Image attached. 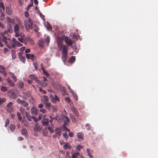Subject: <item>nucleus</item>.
Wrapping results in <instances>:
<instances>
[{"label": "nucleus", "instance_id": "c85d7f7f", "mask_svg": "<svg viewBox=\"0 0 158 158\" xmlns=\"http://www.w3.org/2000/svg\"><path fill=\"white\" fill-rule=\"evenodd\" d=\"M72 111L73 112L74 114L77 117L79 116L78 113L77 109L75 108H73L72 110Z\"/></svg>", "mask_w": 158, "mask_h": 158}, {"label": "nucleus", "instance_id": "f257e3e1", "mask_svg": "<svg viewBox=\"0 0 158 158\" xmlns=\"http://www.w3.org/2000/svg\"><path fill=\"white\" fill-rule=\"evenodd\" d=\"M59 49L62 51V59L64 63H65L68 58V46L66 45L60 46Z\"/></svg>", "mask_w": 158, "mask_h": 158}, {"label": "nucleus", "instance_id": "c03bdc74", "mask_svg": "<svg viewBox=\"0 0 158 158\" xmlns=\"http://www.w3.org/2000/svg\"><path fill=\"white\" fill-rule=\"evenodd\" d=\"M48 131H50V132L51 133H53L54 132V131L52 129V128L50 126H48Z\"/></svg>", "mask_w": 158, "mask_h": 158}, {"label": "nucleus", "instance_id": "e433bc0d", "mask_svg": "<svg viewBox=\"0 0 158 158\" xmlns=\"http://www.w3.org/2000/svg\"><path fill=\"white\" fill-rule=\"evenodd\" d=\"M11 97L12 98H17V95L14 92H12L11 93Z\"/></svg>", "mask_w": 158, "mask_h": 158}, {"label": "nucleus", "instance_id": "e2e57ef3", "mask_svg": "<svg viewBox=\"0 0 158 158\" xmlns=\"http://www.w3.org/2000/svg\"><path fill=\"white\" fill-rule=\"evenodd\" d=\"M72 48H73V49L76 50L77 49L76 46L74 44H73V43L70 45V46Z\"/></svg>", "mask_w": 158, "mask_h": 158}, {"label": "nucleus", "instance_id": "412c9836", "mask_svg": "<svg viewBox=\"0 0 158 158\" xmlns=\"http://www.w3.org/2000/svg\"><path fill=\"white\" fill-rule=\"evenodd\" d=\"M7 81L10 86L12 87L15 85L14 83L10 78H7Z\"/></svg>", "mask_w": 158, "mask_h": 158}, {"label": "nucleus", "instance_id": "dca6fc26", "mask_svg": "<svg viewBox=\"0 0 158 158\" xmlns=\"http://www.w3.org/2000/svg\"><path fill=\"white\" fill-rule=\"evenodd\" d=\"M36 83L43 87H45L48 85L47 83L44 82L42 81H40L39 80H38Z\"/></svg>", "mask_w": 158, "mask_h": 158}, {"label": "nucleus", "instance_id": "8fccbe9b", "mask_svg": "<svg viewBox=\"0 0 158 158\" xmlns=\"http://www.w3.org/2000/svg\"><path fill=\"white\" fill-rule=\"evenodd\" d=\"M0 70H1L2 71H5L6 70V69L3 65H0Z\"/></svg>", "mask_w": 158, "mask_h": 158}, {"label": "nucleus", "instance_id": "5fc2aeb1", "mask_svg": "<svg viewBox=\"0 0 158 158\" xmlns=\"http://www.w3.org/2000/svg\"><path fill=\"white\" fill-rule=\"evenodd\" d=\"M73 95L76 101H77L78 99L77 95L76 94H73Z\"/></svg>", "mask_w": 158, "mask_h": 158}, {"label": "nucleus", "instance_id": "13d9d810", "mask_svg": "<svg viewBox=\"0 0 158 158\" xmlns=\"http://www.w3.org/2000/svg\"><path fill=\"white\" fill-rule=\"evenodd\" d=\"M70 117L73 123H74L75 122H76V119L74 116H73V115H72Z\"/></svg>", "mask_w": 158, "mask_h": 158}, {"label": "nucleus", "instance_id": "4d7b16f0", "mask_svg": "<svg viewBox=\"0 0 158 158\" xmlns=\"http://www.w3.org/2000/svg\"><path fill=\"white\" fill-rule=\"evenodd\" d=\"M43 97L44 99L45 100V101H46V102L48 101L49 98L48 96L46 95H44L43 96Z\"/></svg>", "mask_w": 158, "mask_h": 158}, {"label": "nucleus", "instance_id": "3c124183", "mask_svg": "<svg viewBox=\"0 0 158 158\" xmlns=\"http://www.w3.org/2000/svg\"><path fill=\"white\" fill-rule=\"evenodd\" d=\"M20 111L21 113H24L25 112V110L23 107H20Z\"/></svg>", "mask_w": 158, "mask_h": 158}, {"label": "nucleus", "instance_id": "ddd939ff", "mask_svg": "<svg viewBox=\"0 0 158 158\" xmlns=\"http://www.w3.org/2000/svg\"><path fill=\"white\" fill-rule=\"evenodd\" d=\"M31 95V93L30 91H27L26 93H23V98L27 100L28 98Z\"/></svg>", "mask_w": 158, "mask_h": 158}, {"label": "nucleus", "instance_id": "72a5a7b5", "mask_svg": "<svg viewBox=\"0 0 158 158\" xmlns=\"http://www.w3.org/2000/svg\"><path fill=\"white\" fill-rule=\"evenodd\" d=\"M34 31L35 32H36L39 30L38 27L36 24H34L33 26Z\"/></svg>", "mask_w": 158, "mask_h": 158}, {"label": "nucleus", "instance_id": "a878e982", "mask_svg": "<svg viewBox=\"0 0 158 158\" xmlns=\"http://www.w3.org/2000/svg\"><path fill=\"white\" fill-rule=\"evenodd\" d=\"M13 40L15 42V45H16L17 46L19 47H21L23 45V44L16 40V39L15 38H13Z\"/></svg>", "mask_w": 158, "mask_h": 158}, {"label": "nucleus", "instance_id": "2f4dec72", "mask_svg": "<svg viewBox=\"0 0 158 158\" xmlns=\"http://www.w3.org/2000/svg\"><path fill=\"white\" fill-rule=\"evenodd\" d=\"M80 154L79 152H75L73 153L72 155V158H76L78 156H79Z\"/></svg>", "mask_w": 158, "mask_h": 158}, {"label": "nucleus", "instance_id": "7ed1b4c3", "mask_svg": "<svg viewBox=\"0 0 158 158\" xmlns=\"http://www.w3.org/2000/svg\"><path fill=\"white\" fill-rule=\"evenodd\" d=\"M10 32V30H8L7 31H5L4 33L1 34V35L2 37V41L5 43L7 44V42L9 40H10V36L7 34L8 32Z\"/></svg>", "mask_w": 158, "mask_h": 158}, {"label": "nucleus", "instance_id": "20e7f679", "mask_svg": "<svg viewBox=\"0 0 158 158\" xmlns=\"http://www.w3.org/2000/svg\"><path fill=\"white\" fill-rule=\"evenodd\" d=\"M15 42L13 40L11 41L10 39V40L7 42V44H6V47L9 49L14 48L15 47Z\"/></svg>", "mask_w": 158, "mask_h": 158}, {"label": "nucleus", "instance_id": "5701e85b", "mask_svg": "<svg viewBox=\"0 0 158 158\" xmlns=\"http://www.w3.org/2000/svg\"><path fill=\"white\" fill-rule=\"evenodd\" d=\"M29 78L33 80H35L36 81V82H37L38 80V79L34 75L32 74V75H29Z\"/></svg>", "mask_w": 158, "mask_h": 158}, {"label": "nucleus", "instance_id": "423d86ee", "mask_svg": "<svg viewBox=\"0 0 158 158\" xmlns=\"http://www.w3.org/2000/svg\"><path fill=\"white\" fill-rule=\"evenodd\" d=\"M13 103L12 102H9L6 106V110L9 112L11 113L13 111V108L12 107Z\"/></svg>", "mask_w": 158, "mask_h": 158}, {"label": "nucleus", "instance_id": "2eb2a0df", "mask_svg": "<svg viewBox=\"0 0 158 158\" xmlns=\"http://www.w3.org/2000/svg\"><path fill=\"white\" fill-rule=\"evenodd\" d=\"M71 148V146L69 143H65L63 147V149L65 150H67L68 149H70Z\"/></svg>", "mask_w": 158, "mask_h": 158}, {"label": "nucleus", "instance_id": "393cba45", "mask_svg": "<svg viewBox=\"0 0 158 158\" xmlns=\"http://www.w3.org/2000/svg\"><path fill=\"white\" fill-rule=\"evenodd\" d=\"M26 116L27 118V119L30 121H31L32 119V116H30L29 113L28 112H26Z\"/></svg>", "mask_w": 158, "mask_h": 158}, {"label": "nucleus", "instance_id": "6e6d98bb", "mask_svg": "<svg viewBox=\"0 0 158 158\" xmlns=\"http://www.w3.org/2000/svg\"><path fill=\"white\" fill-rule=\"evenodd\" d=\"M82 148L83 147L80 145H78L77 147V149L78 151H80Z\"/></svg>", "mask_w": 158, "mask_h": 158}, {"label": "nucleus", "instance_id": "f3484780", "mask_svg": "<svg viewBox=\"0 0 158 158\" xmlns=\"http://www.w3.org/2000/svg\"><path fill=\"white\" fill-rule=\"evenodd\" d=\"M5 10V7L2 2H0V13H2L3 11Z\"/></svg>", "mask_w": 158, "mask_h": 158}, {"label": "nucleus", "instance_id": "4468645a", "mask_svg": "<svg viewBox=\"0 0 158 158\" xmlns=\"http://www.w3.org/2000/svg\"><path fill=\"white\" fill-rule=\"evenodd\" d=\"M44 104L45 105V107L49 110H51L53 107L51 103L49 102H46L44 103Z\"/></svg>", "mask_w": 158, "mask_h": 158}, {"label": "nucleus", "instance_id": "6ab92c4d", "mask_svg": "<svg viewBox=\"0 0 158 158\" xmlns=\"http://www.w3.org/2000/svg\"><path fill=\"white\" fill-rule=\"evenodd\" d=\"M55 131L56 132L55 134L58 136V138H59L61 134V131L58 128H57L55 130Z\"/></svg>", "mask_w": 158, "mask_h": 158}, {"label": "nucleus", "instance_id": "de8ad7c7", "mask_svg": "<svg viewBox=\"0 0 158 158\" xmlns=\"http://www.w3.org/2000/svg\"><path fill=\"white\" fill-rule=\"evenodd\" d=\"M9 120L8 118H7L6 120V123L5 125V127H7L9 125Z\"/></svg>", "mask_w": 158, "mask_h": 158}, {"label": "nucleus", "instance_id": "473e14b6", "mask_svg": "<svg viewBox=\"0 0 158 158\" xmlns=\"http://www.w3.org/2000/svg\"><path fill=\"white\" fill-rule=\"evenodd\" d=\"M87 152L88 156L92 158L93 157L92 155L91 154L90 151L89 149L87 148Z\"/></svg>", "mask_w": 158, "mask_h": 158}, {"label": "nucleus", "instance_id": "0e129e2a", "mask_svg": "<svg viewBox=\"0 0 158 158\" xmlns=\"http://www.w3.org/2000/svg\"><path fill=\"white\" fill-rule=\"evenodd\" d=\"M69 135L70 137H73L74 136V133L72 132H69Z\"/></svg>", "mask_w": 158, "mask_h": 158}, {"label": "nucleus", "instance_id": "69168bd1", "mask_svg": "<svg viewBox=\"0 0 158 158\" xmlns=\"http://www.w3.org/2000/svg\"><path fill=\"white\" fill-rule=\"evenodd\" d=\"M35 127L38 130H40L41 129V128L40 126L38 124H36Z\"/></svg>", "mask_w": 158, "mask_h": 158}, {"label": "nucleus", "instance_id": "0eeeda50", "mask_svg": "<svg viewBox=\"0 0 158 158\" xmlns=\"http://www.w3.org/2000/svg\"><path fill=\"white\" fill-rule=\"evenodd\" d=\"M49 97L51 98L52 101L54 103L56 102L57 101H59V99L58 97L56 95H55L54 96L52 94H50L49 95Z\"/></svg>", "mask_w": 158, "mask_h": 158}, {"label": "nucleus", "instance_id": "1a4fd4ad", "mask_svg": "<svg viewBox=\"0 0 158 158\" xmlns=\"http://www.w3.org/2000/svg\"><path fill=\"white\" fill-rule=\"evenodd\" d=\"M65 37V36L64 35H62L61 37H59L57 40V43L58 46L60 47V46H62V42Z\"/></svg>", "mask_w": 158, "mask_h": 158}, {"label": "nucleus", "instance_id": "bb28decb", "mask_svg": "<svg viewBox=\"0 0 158 158\" xmlns=\"http://www.w3.org/2000/svg\"><path fill=\"white\" fill-rule=\"evenodd\" d=\"M10 130L11 132H13L15 128V126L14 124H11L9 126Z\"/></svg>", "mask_w": 158, "mask_h": 158}, {"label": "nucleus", "instance_id": "79ce46f5", "mask_svg": "<svg viewBox=\"0 0 158 158\" xmlns=\"http://www.w3.org/2000/svg\"><path fill=\"white\" fill-rule=\"evenodd\" d=\"M7 21L8 23H10L11 24L13 23L14 21L11 19L10 17H7Z\"/></svg>", "mask_w": 158, "mask_h": 158}, {"label": "nucleus", "instance_id": "9b49d317", "mask_svg": "<svg viewBox=\"0 0 158 158\" xmlns=\"http://www.w3.org/2000/svg\"><path fill=\"white\" fill-rule=\"evenodd\" d=\"M42 123L44 126L47 125L49 123V119L46 118L45 117H43Z\"/></svg>", "mask_w": 158, "mask_h": 158}, {"label": "nucleus", "instance_id": "c756f323", "mask_svg": "<svg viewBox=\"0 0 158 158\" xmlns=\"http://www.w3.org/2000/svg\"><path fill=\"white\" fill-rule=\"evenodd\" d=\"M63 119L64 121V122H66L67 123H69V118L65 115H63Z\"/></svg>", "mask_w": 158, "mask_h": 158}, {"label": "nucleus", "instance_id": "37998d69", "mask_svg": "<svg viewBox=\"0 0 158 158\" xmlns=\"http://www.w3.org/2000/svg\"><path fill=\"white\" fill-rule=\"evenodd\" d=\"M6 99L4 98H0V105L6 102Z\"/></svg>", "mask_w": 158, "mask_h": 158}, {"label": "nucleus", "instance_id": "49530a36", "mask_svg": "<svg viewBox=\"0 0 158 158\" xmlns=\"http://www.w3.org/2000/svg\"><path fill=\"white\" fill-rule=\"evenodd\" d=\"M17 115L18 119L19 120H21L22 119V116H21L20 114V113L19 112H18L17 113Z\"/></svg>", "mask_w": 158, "mask_h": 158}, {"label": "nucleus", "instance_id": "cd10ccee", "mask_svg": "<svg viewBox=\"0 0 158 158\" xmlns=\"http://www.w3.org/2000/svg\"><path fill=\"white\" fill-rule=\"evenodd\" d=\"M10 75L11 77V78H12L15 81H17V78L15 75L13 73H10Z\"/></svg>", "mask_w": 158, "mask_h": 158}, {"label": "nucleus", "instance_id": "7c9ffc66", "mask_svg": "<svg viewBox=\"0 0 158 158\" xmlns=\"http://www.w3.org/2000/svg\"><path fill=\"white\" fill-rule=\"evenodd\" d=\"M75 60V58L74 56H72L70 57L69 59V61L70 63L73 62Z\"/></svg>", "mask_w": 158, "mask_h": 158}, {"label": "nucleus", "instance_id": "4c0bfd02", "mask_svg": "<svg viewBox=\"0 0 158 158\" xmlns=\"http://www.w3.org/2000/svg\"><path fill=\"white\" fill-rule=\"evenodd\" d=\"M21 104L25 107L27 106L28 105L27 102H26L24 100L23 101V102H22V103H21Z\"/></svg>", "mask_w": 158, "mask_h": 158}, {"label": "nucleus", "instance_id": "09e8293b", "mask_svg": "<svg viewBox=\"0 0 158 158\" xmlns=\"http://www.w3.org/2000/svg\"><path fill=\"white\" fill-rule=\"evenodd\" d=\"M65 100L66 102L68 103H69L70 102V99L68 97H65Z\"/></svg>", "mask_w": 158, "mask_h": 158}, {"label": "nucleus", "instance_id": "052dcab7", "mask_svg": "<svg viewBox=\"0 0 158 158\" xmlns=\"http://www.w3.org/2000/svg\"><path fill=\"white\" fill-rule=\"evenodd\" d=\"M18 40L21 42L23 43V37H21L18 38Z\"/></svg>", "mask_w": 158, "mask_h": 158}, {"label": "nucleus", "instance_id": "a211bd4d", "mask_svg": "<svg viewBox=\"0 0 158 158\" xmlns=\"http://www.w3.org/2000/svg\"><path fill=\"white\" fill-rule=\"evenodd\" d=\"M21 133L22 135L26 136L28 135L27 131L26 128H23L21 130Z\"/></svg>", "mask_w": 158, "mask_h": 158}, {"label": "nucleus", "instance_id": "338daca9", "mask_svg": "<svg viewBox=\"0 0 158 158\" xmlns=\"http://www.w3.org/2000/svg\"><path fill=\"white\" fill-rule=\"evenodd\" d=\"M32 119H33L34 121L35 122H37L38 121V120L34 116H32Z\"/></svg>", "mask_w": 158, "mask_h": 158}, {"label": "nucleus", "instance_id": "6e6552de", "mask_svg": "<svg viewBox=\"0 0 158 158\" xmlns=\"http://www.w3.org/2000/svg\"><path fill=\"white\" fill-rule=\"evenodd\" d=\"M64 41L68 46H70L73 43V41L69 37L66 36L64 37Z\"/></svg>", "mask_w": 158, "mask_h": 158}, {"label": "nucleus", "instance_id": "f03ea898", "mask_svg": "<svg viewBox=\"0 0 158 158\" xmlns=\"http://www.w3.org/2000/svg\"><path fill=\"white\" fill-rule=\"evenodd\" d=\"M24 25L26 30L29 31L31 29H32L33 22L31 18H29L27 21L24 22Z\"/></svg>", "mask_w": 158, "mask_h": 158}, {"label": "nucleus", "instance_id": "aec40b11", "mask_svg": "<svg viewBox=\"0 0 158 158\" xmlns=\"http://www.w3.org/2000/svg\"><path fill=\"white\" fill-rule=\"evenodd\" d=\"M31 112L32 114L34 115H36L38 113L37 109L34 107H33L31 109Z\"/></svg>", "mask_w": 158, "mask_h": 158}, {"label": "nucleus", "instance_id": "9d476101", "mask_svg": "<svg viewBox=\"0 0 158 158\" xmlns=\"http://www.w3.org/2000/svg\"><path fill=\"white\" fill-rule=\"evenodd\" d=\"M23 54V52H19L18 53V55L20 60L22 61L23 63H25V57L22 56Z\"/></svg>", "mask_w": 158, "mask_h": 158}, {"label": "nucleus", "instance_id": "a18cd8bd", "mask_svg": "<svg viewBox=\"0 0 158 158\" xmlns=\"http://www.w3.org/2000/svg\"><path fill=\"white\" fill-rule=\"evenodd\" d=\"M0 72L3 75H4L5 77H6L7 75V73L5 71H2L0 70Z\"/></svg>", "mask_w": 158, "mask_h": 158}, {"label": "nucleus", "instance_id": "f8f14e48", "mask_svg": "<svg viewBox=\"0 0 158 158\" xmlns=\"http://www.w3.org/2000/svg\"><path fill=\"white\" fill-rule=\"evenodd\" d=\"M77 136L79 140H81L84 139V133L82 132L77 133Z\"/></svg>", "mask_w": 158, "mask_h": 158}, {"label": "nucleus", "instance_id": "680f3d73", "mask_svg": "<svg viewBox=\"0 0 158 158\" xmlns=\"http://www.w3.org/2000/svg\"><path fill=\"white\" fill-rule=\"evenodd\" d=\"M63 135L64 136V137L66 139H67L68 138V136L67 134L66 133H64L63 134Z\"/></svg>", "mask_w": 158, "mask_h": 158}, {"label": "nucleus", "instance_id": "39448f33", "mask_svg": "<svg viewBox=\"0 0 158 158\" xmlns=\"http://www.w3.org/2000/svg\"><path fill=\"white\" fill-rule=\"evenodd\" d=\"M23 28L22 23L20 21L18 22V23L15 24L14 27V31L15 32H18L19 31V28Z\"/></svg>", "mask_w": 158, "mask_h": 158}, {"label": "nucleus", "instance_id": "a19ab883", "mask_svg": "<svg viewBox=\"0 0 158 158\" xmlns=\"http://www.w3.org/2000/svg\"><path fill=\"white\" fill-rule=\"evenodd\" d=\"M46 27L47 29V30L49 31H51L52 29V27L51 25H50L48 24L46 26Z\"/></svg>", "mask_w": 158, "mask_h": 158}, {"label": "nucleus", "instance_id": "774afa93", "mask_svg": "<svg viewBox=\"0 0 158 158\" xmlns=\"http://www.w3.org/2000/svg\"><path fill=\"white\" fill-rule=\"evenodd\" d=\"M43 73L44 75H45L47 77H48L49 76V74L46 71L43 72Z\"/></svg>", "mask_w": 158, "mask_h": 158}, {"label": "nucleus", "instance_id": "4be33fe9", "mask_svg": "<svg viewBox=\"0 0 158 158\" xmlns=\"http://www.w3.org/2000/svg\"><path fill=\"white\" fill-rule=\"evenodd\" d=\"M26 56L27 59H31L32 60L35 57V56L32 54H26Z\"/></svg>", "mask_w": 158, "mask_h": 158}, {"label": "nucleus", "instance_id": "864d4df0", "mask_svg": "<svg viewBox=\"0 0 158 158\" xmlns=\"http://www.w3.org/2000/svg\"><path fill=\"white\" fill-rule=\"evenodd\" d=\"M46 41L47 42L48 44L50 42V38L49 36H47L46 38Z\"/></svg>", "mask_w": 158, "mask_h": 158}, {"label": "nucleus", "instance_id": "bf43d9fd", "mask_svg": "<svg viewBox=\"0 0 158 158\" xmlns=\"http://www.w3.org/2000/svg\"><path fill=\"white\" fill-rule=\"evenodd\" d=\"M33 64L34 66V67L35 68V70H37V67H38V66H37V63L36 62H34V63H33Z\"/></svg>", "mask_w": 158, "mask_h": 158}, {"label": "nucleus", "instance_id": "b1692460", "mask_svg": "<svg viewBox=\"0 0 158 158\" xmlns=\"http://www.w3.org/2000/svg\"><path fill=\"white\" fill-rule=\"evenodd\" d=\"M6 13L10 15L12 14V11L11 9L8 7H6Z\"/></svg>", "mask_w": 158, "mask_h": 158}, {"label": "nucleus", "instance_id": "603ef678", "mask_svg": "<svg viewBox=\"0 0 158 158\" xmlns=\"http://www.w3.org/2000/svg\"><path fill=\"white\" fill-rule=\"evenodd\" d=\"M40 111L43 113H45L46 112V110L44 109H41L40 110Z\"/></svg>", "mask_w": 158, "mask_h": 158}, {"label": "nucleus", "instance_id": "ea45409f", "mask_svg": "<svg viewBox=\"0 0 158 158\" xmlns=\"http://www.w3.org/2000/svg\"><path fill=\"white\" fill-rule=\"evenodd\" d=\"M1 89L2 91L3 92L7 91L8 90L7 88L5 86L2 87Z\"/></svg>", "mask_w": 158, "mask_h": 158}, {"label": "nucleus", "instance_id": "c9c22d12", "mask_svg": "<svg viewBox=\"0 0 158 158\" xmlns=\"http://www.w3.org/2000/svg\"><path fill=\"white\" fill-rule=\"evenodd\" d=\"M12 58L13 59H14L16 58V55H15V52L14 51L12 52Z\"/></svg>", "mask_w": 158, "mask_h": 158}, {"label": "nucleus", "instance_id": "f704fd0d", "mask_svg": "<svg viewBox=\"0 0 158 158\" xmlns=\"http://www.w3.org/2000/svg\"><path fill=\"white\" fill-rule=\"evenodd\" d=\"M24 86L23 83V82H20L18 84V87L19 88H23Z\"/></svg>", "mask_w": 158, "mask_h": 158}, {"label": "nucleus", "instance_id": "58836bf2", "mask_svg": "<svg viewBox=\"0 0 158 158\" xmlns=\"http://www.w3.org/2000/svg\"><path fill=\"white\" fill-rule=\"evenodd\" d=\"M85 127H86V129L88 130H90L91 128L90 125L88 123L86 124Z\"/></svg>", "mask_w": 158, "mask_h": 158}]
</instances>
